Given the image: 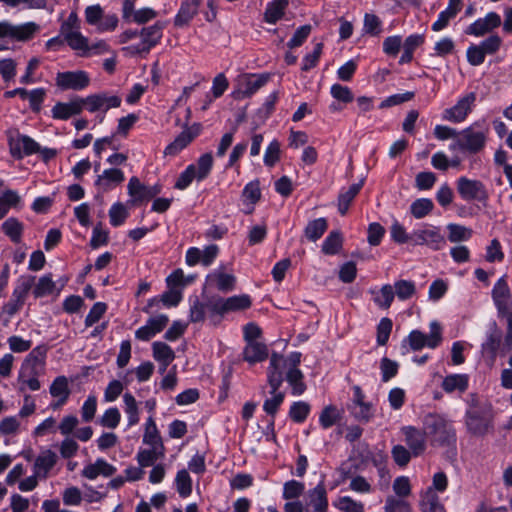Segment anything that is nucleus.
<instances>
[{"mask_svg": "<svg viewBox=\"0 0 512 512\" xmlns=\"http://www.w3.org/2000/svg\"><path fill=\"white\" fill-rule=\"evenodd\" d=\"M286 367V360L278 353H272L267 370V380L271 388V397L266 399L263 404V410L274 417L280 405L284 401V393L278 391L283 383V373Z\"/></svg>", "mask_w": 512, "mask_h": 512, "instance_id": "obj_1", "label": "nucleus"}, {"mask_svg": "<svg viewBox=\"0 0 512 512\" xmlns=\"http://www.w3.org/2000/svg\"><path fill=\"white\" fill-rule=\"evenodd\" d=\"M423 429L432 445L452 446L456 443V432L452 423L439 414H428Z\"/></svg>", "mask_w": 512, "mask_h": 512, "instance_id": "obj_2", "label": "nucleus"}, {"mask_svg": "<svg viewBox=\"0 0 512 512\" xmlns=\"http://www.w3.org/2000/svg\"><path fill=\"white\" fill-rule=\"evenodd\" d=\"M477 123L463 129L458 133V137L450 145L451 150H461L469 154L480 152L486 145L488 128L477 130Z\"/></svg>", "mask_w": 512, "mask_h": 512, "instance_id": "obj_3", "label": "nucleus"}, {"mask_svg": "<svg viewBox=\"0 0 512 512\" xmlns=\"http://www.w3.org/2000/svg\"><path fill=\"white\" fill-rule=\"evenodd\" d=\"M442 342V327L437 321L430 323V332L428 335L419 330H413L403 340L402 348L405 349L403 353L407 352L406 345L413 351L421 350L424 347L434 349Z\"/></svg>", "mask_w": 512, "mask_h": 512, "instance_id": "obj_4", "label": "nucleus"}, {"mask_svg": "<svg viewBox=\"0 0 512 512\" xmlns=\"http://www.w3.org/2000/svg\"><path fill=\"white\" fill-rule=\"evenodd\" d=\"M492 413L490 408L472 406L466 412V427L474 436H484L492 427Z\"/></svg>", "mask_w": 512, "mask_h": 512, "instance_id": "obj_5", "label": "nucleus"}, {"mask_svg": "<svg viewBox=\"0 0 512 512\" xmlns=\"http://www.w3.org/2000/svg\"><path fill=\"white\" fill-rule=\"evenodd\" d=\"M7 141L11 156L18 160L40 151V145L33 138L16 129L7 132Z\"/></svg>", "mask_w": 512, "mask_h": 512, "instance_id": "obj_6", "label": "nucleus"}, {"mask_svg": "<svg viewBox=\"0 0 512 512\" xmlns=\"http://www.w3.org/2000/svg\"><path fill=\"white\" fill-rule=\"evenodd\" d=\"M39 26L34 22L13 25L8 21H0V39L9 38L16 41H27L38 31ZM6 47L0 43V51Z\"/></svg>", "mask_w": 512, "mask_h": 512, "instance_id": "obj_7", "label": "nucleus"}, {"mask_svg": "<svg viewBox=\"0 0 512 512\" xmlns=\"http://www.w3.org/2000/svg\"><path fill=\"white\" fill-rule=\"evenodd\" d=\"M476 98L477 94L475 92H469L460 97L454 106L443 111V120L452 123H461L465 121L475 106Z\"/></svg>", "mask_w": 512, "mask_h": 512, "instance_id": "obj_8", "label": "nucleus"}, {"mask_svg": "<svg viewBox=\"0 0 512 512\" xmlns=\"http://www.w3.org/2000/svg\"><path fill=\"white\" fill-rule=\"evenodd\" d=\"M410 241L414 245H426L433 250H440L446 244L440 228L428 225L413 231L410 235Z\"/></svg>", "mask_w": 512, "mask_h": 512, "instance_id": "obj_9", "label": "nucleus"}, {"mask_svg": "<svg viewBox=\"0 0 512 512\" xmlns=\"http://www.w3.org/2000/svg\"><path fill=\"white\" fill-rule=\"evenodd\" d=\"M270 79V74H243L237 79V98H249L261 89Z\"/></svg>", "mask_w": 512, "mask_h": 512, "instance_id": "obj_10", "label": "nucleus"}, {"mask_svg": "<svg viewBox=\"0 0 512 512\" xmlns=\"http://www.w3.org/2000/svg\"><path fill=\"white\" fill-rule=\"evenodd\" d=\"M89 83V75L82 70L58 72L55 78L56 86L62 91H80L85 89Z\"/></svg>", "mask_w": 512, "mask_h": 512, "instance_id": "obj_11", "label": "nucleus"}, {"mask_svg": "<svg viewBox=\"0 0 512 512\" xmlns=\"http://www.w3.org/2000/svg\"><path fill=\"white\" fill-rule=\"evenodd\" d=\"M456 186L458 194L465 201H482L488 198L487 190L484 184L479 180L462 176L458 178Z\"/></svg>", "mask_w": 512, "mask_h": 512, "instance_id": "obj_12", "label": "nucleus"}, {"mask_svg": "<svg viewBox=\"0 0 512 512\" xmlns=\"http://www.w3.org/2000/svg\"><path fill=\"white\" fill-rule=\"evenodd\" d=\"M350 411L354 418L361 422H368L373 416V406L365 401V395L359 386L353 387V399Z\"/></svg>", "mask_w": 512, "mask_h": 512, "instance_id": "obj_13", "label": "nucleus"}, {"mask_svg": "<svg viewBox=\"0 0 512 512\" xmlns=\"http://www.w3.org/2000/svg\"><path fill=\"white\" fill-rule=\"evenodd\" d=\"M202 126L199 123H194L192 126L184 129L175 140L170 143L164 150L165 156H176L180 151L186 148L192 140L197 137L201 132Z\"/></svg>", "mask_w": 512, "mask_h": 512, "instance_id": "obj_14", "label": "nucleus"}, {"mask_svg": "<svg viewBox=\"0 0 512 512\" xmlns=\"http://www.w3.org/2000/svg\"><path fill=\"white\" fill-rule=\"evenodd\" d=\"M404 441L414 457L422 455L426 450V433L413 426L401 428Z\"/></svg>", "mask_w": 512, "mask_h": 512, "instance_id": "obj_15", "label": "nucleus"}, {"mask_svg": "<svg viewBox=\"0 0 512 512\" xmlns=\"http://www.w3.org/2000/svg\"><path fill=\"white\" fill-rule=\"evenodd\" d=\"M501 25V17L496 12H489L484 18H479L466 29V34L476 37L483 36Z\"/></svg>", "mask_w": 512, "mask_h": 512, "instance_id": "obj_16", "label": "nucleus"}, {"mask_svg": "<svg viewBox=\"0 0 512 512\" xmlns=\"http://www.w3.org/2000/svg\"><path fill=\"white\" fill-rule=\"evenodd\" d=\"M206 283L221 292L228 293L235 289L236 277L233 274L226 273L220 267L207 275Z\"/></svg>", "mask_w": 512, "mask_h": 512, "instance_id": "obj_17", "label": "nucleus"}, {"mask_svg": "<svg viewBox=\"0 0 512 512\" xmlns=\"http://www.w3.org/2000/svg\"><path fill=\"white\" fill-rule=\"evenodd\" d=\"M82 113L80 106V97L76 96L68 102H56L51 109V116L55 120H68L71 117L77 116Z\"/></svg>", "mask_w": 512, "mask_h": 512, "instance_id": "obj_18", "label": "nucleus"}, {"mask_svg": "<svg viewBox=\"0 0 512 512\" xmlns=\"http://www.w3.org/2000/svg\"><path fill=\"white\" fill-rule=\"evenodd\" d=\"M127 188L134 202L149 200L161 192L160 186H145L135 176L130 178Z\"/></svg>", "mask_w": 512, "mask_h": 512, "instance_id": "obj_19", "label": "nucleus"}, {"mask_svg": "<svg viewBox=\"0 0 512 512\" xmlns=\"http://www.w3.org/2000/svg\"><path fill=\"white\" fill-rule=\"evenodd\" d=\"M305 504L307 507H312L315 512H327V491L323 482L306 493Z\"/></svg>", "mask_w": 512, "mask_h": 512, "instance_id": "obj_20", "label": "nucleus"}, {"mask_svg": "<svg viewBox=\"0 0 512 512\" xmlns=\"http://www.w3.org/2000/svg\"><path fill=\"white\" fill-rule=\"evenodd\" d=\"M202 0H184L174 18V25L183 28L198 14Z\"/></svg>", "mask_w": 512, "mask_h": 512, "instance_id": "obj_21", "label": "nucleus"}, {"mask_svg": "<svg viewBox=\"0 0 512 512\" xmlns=\"http://www.w3.org/2000/svg\"><path fill=\"white\" fill-rule=\"evenodd\" d=\"M58 456L57 454L50 450L44 449L40 452V454L36 457L34 461V472L36 475H39L40 479H46L50 470L57 463Z\"/></svg>", "mask_w": 512, "mask_h": 512, "instance_id": "obj_22", "label": "nucleus"}, {"mask_svg": "<svg viewBox=\"0 0 512 512\" xmlns=\"http://www.w3.org/2000/svg\"><path fill=\"white\" fill-rule=\"evenodd\" d=\"M49 392L53 398L57 399L55 403L51 404V407L57 409L63 406L70 396L67 378L65 376L56 377L50 385Z\"/></svg>", "mask_w": 512, "mask_h": 512, "instance_id": "obj_23", "label": "nucleus"}, {"mask_svg": "<svg viewBox=\"0 0 512 512\" xmlns=\"http://www.w3.org/2000/svg\"><path fill=\"white\" fill-rule=\"evenodd\" d=\"M492 298L498 312L506 311L509 307H511V292L507 282L503 277L500 278L494 285V288L492 290Z\"/></svg>", "mask_w": 512, "mask_h": 512, "instance_id": "obj_24", "label": "nucleus"}, {"mask_svg": "<svg viewBox=\"0 0 512 512\" xmlns=\"http://www.w3.org/2000/svg\"><path fill=\"white\" fill-rule=\"evenodd\" d=\"M115 472L116 467L106 460L98 458L94 463L86 465L81 474L87 479L94 480L100 475L104 477L112 476Z\"/></svg>", "mask_w": 512, "mask_h": 512, "instance_id": "obj_25", "label": "nucleus"}, {"mask_svg": "<svg viewBox=\"0 0 512 512\" xmlns=\"http://www.w3.org/2000/svg\"><path fill=\"white\" fill-rule=\"evenodd\" d=\"M124 179V173L120 169H106L102 174L98 175L95 181V186L99 190L107 192L111 190L115 185L122 183Z\"/></svg>", "mask_w": 512, "mask_h": 512, "instance_id": "obj_26", "label": "nucleus"}, {"mask_svg": "<svg viewBox=\"0 0 512 512\" xmlns=\"http://www.w3.org/2000/svg\"><path fill=\"white\" fill-rule=\"evenodd\" d=\"M165 456V446H149L148 449H140L137 453L136 459L141 467H149L154 465L159 459Z\"/></svg>", "mask_w": 512, "mask_h": 512, "instance_id": "obj_27", "label": "nucleus"}, {"mask_svg": "<svg viewBox=\"0 0 512 512\" xmlns=\"http://www.w3.org/2000/svg\"><path fill=\"white\" fill-rule=\"evenodd\" d=\"M164 25L161 22H156L149 27H145L140 31L142 43L144 47L142 50H151L152 47L157 45L162 38Z\"/></svg>", "mask_w": 512, "mask_h": 512, "instance_id": "obj_28", "label": "nucleus"}, {"mask_svg": "<svg viewBox=\"0 0 512 512\" xmlns=\"http://www.w3.org/2000/svg\"><path fill=\"white\" fill-rule=\"evenodd\" d=\"M268 357V348L260 342L247 343L243 350V358L249 364L253 365L264 361Z\"/></svg>", "mask_w": 512, "mask_h": 512, "instance_id": "obj_29", "label": "nucleus"}, {"mask_svg": "<svg viewBox=\"0 0 512 512\" xmlns=\"http://www.w3.org/2000/svg\"><path fill=\"white\" fill-rule=\"evenodd\" d=\"M152 350L154 359L161 363V372L163 373L174 360L175 353L169 345L160 341L152 344Z\"/></svg>", "mask_w": 512, "mask_h": 512, "instance_id": "obj_30", "label": "nucleus"}, {"mask_svg": "<svg viewBox=\"0 0 512 512\" xmlns=\"http://www.w3.org/2000/svg\"><path fill=\"white\" fill-rule=\"evenodd\" d=\"M225 315L231 312L247 310L251 307L252 301L249 295H234L228 298H222Z\"/></svg>", "mask_w": 512, "mask_h": 512, "instance_id": "obj_31", "label": "nucleus"}, {"mask_svg": "<svg viewBox=\"0 0 512 512\" xmlns=\"http://www.w3.org/2000/svg\"><path fill=\"white\" fill-rule=\"evenodd\" d=\"M39 371H34L33 369H26L25 367H21L17 382L19 384V390L21 392L25 391L26 387L31 391H37L40 389L41 385L38 380Z\"/></svg>", "mask_w": 512, "mask_h": 512, "instance_id": "obj_32", "label": "nucleus"}, {"mask_svg": "<svg viewBox=\"0 0 512 512\" xmlns=\"http://www.w3.org/2000/svg\"><path fill=\"white\" fill-rule=\"evenodd\" d=\"M48 348L45 345H39L32 349V351L28 354L21 367H25L26 369H33L34 371H38L42 369L45 364V358L47 355Z\"/></svg>", "mask_w": 512, "mask_h": 512, "instance_id": "obj_33", "label": "nucleus"}, {"mask_svg": "<svg viewBox=\"0 0 512 512\" xmlns=\"http://www.w3.org/2000/svg\"><path fill=\"white\" fill-rule=\"evenodd\" d=\"M206 310L207 318L214 325L218 324L225 315L222 297L215 296L203 302Z\"/></svg>", "mask_w": 512, "mask_h": 512, "instance_id": "obj_34", "label": "nucleus"}, {"mask_svg": "<svg viewBox=\"0 0 512 512\" xmlns=\"http://www.w3.org/2000/svg\"><path fill=\"white\" fill-rule=\"evenodd\" d=\"M288 3V0H272L269 2L264 12L265 22L275 24L279 21L284 16Z\"/></svg>", "mask_w": 512, "mask_h": 512, "instance_id": "obj_35", "label": "nucleus"}, {"mask_svg": "<svg viewBox=\"0 0 512 512\" xmlns=\"http://www.w3.org/2000/svg\"><path fill=\"white\" fill-rule=\"evenodd\" d=\"M364 180H360L358 183L352 184L346 191L341 192L338 196V211L341 215H345L349 209L351 202L354 200L356 195L360 192Z\"/></svg>", "mask_w": 512, "mask_h": 512, "instance_id": "obj_36", "label": "nucleus"}, {"mask_svg": "<svg viewBox=\"0 0 512 512\" xmlns=\"http://www.w3.org/2000/svg\"><path fill=\"white\" fill-rule=\"evenodd\" d=\"M63 37L72 50L77 51L78 55L82 57H87L88 38L83 36L80 31L71 32Z\"/></svg>", "mask_w": 512, "mask_h": 512, "instance_id": "obj_37", "label": "nucleus"}, {"mask_svg": "<svg viewBox=\"0 0 512 512\" xmlns=\"http://www.w3.org/2000/svg\"><path fill=\"white\" fill-rule=\"evenodd\" d=\"M468 387V377L463 374L446 376L442 382V388L447 393L454 391L464 392Z\"/></svg>", "mask_w": 512, "mask_h": 512, "instance_id": "obj_38", "label": "nucleus"}, {"mask_svg": "<svg viewBox=\"0 0 512 512\" xmlns=\"http://www.w3.org/2000/svg\"><path fill=\"white\" fill-rule=\"evenodd\" d=\"M143 443L148 446L164 445L156 426L155 420L150 416L144 425Z\"/></svg>", "mask_w": 512, "mask_h": 512, "instance_id": "obj_39", "label": "nucleus"}, {"mask_svg": "<svg viewBox=\"0 0 512 512\" xmlns=\"http://www.w3.org/2000/svg\"><path fill=\"white\" fill-rule=\"evenodd\" d=\"M2 231L14 243H20L23 233V224L16 218L11 217L5 220L1 226Z\"/></svg>", "mask_w": 512, "mask_h": 512, "instance_id": "obj_40", "label": "nucleus"}, {"mask_svg": "<svg viewBox=\"0 0 512 512\" xmlns=\"http://www.w3.org/2000/svg\"><path fill=\"white\" fill-rule=\"evenodd\" d=\"M303 378V373L298 368L289 367L286 374V380L292 388L293 395L299 396L306 390Z\"/></svg>", "mask_w": 512, "mask_h": 512, "instance_id": "obj_41", "label": "nucleus"}, {"mask_svg": "<svg viewBox=\"0 0 512 512\" xmlns=\"http://www.w3.org/2000/svg\"><path fill=\"white\" fill-rule=\"evenodd\" d=\"M175 487L181 498H187L192 493V479L186 469L179 470L175 477Z\"/></svg>", "mask_w": 512, "mask_h": 512, "instance_id": "obj_42", "label": "nucleus"}, {"mask_svg": "<svg viewBox=\"0 0 512 512\" xmlns=\"http://www.w3.org/2000/svg\"><path fill=\"white\" fill-rule=\"evenodd\" d=\"M372 294L374 295L373 301L378 307L382 309L390 308L394 300V290L392 285L385 284L379 291H372Z\"/></svg>", "mask_w": 512, "mask_h": 512, "instance_id": "obj_43", "label": "nucleus"}, {"mask_svg": "<svg viewBox=\"0 0 512 512\" xmlns=\"http://www.w3.org/2000/svg\"><path fill=\"white\" fill-rule=\"evenodd\" d=\"M34 280L35 278L33 276L21 277L13 290L11 298L24 304L29 291L34 285Z\"/></svg>", "mask_w": 512, "mask_h": 512, "instance_id": "obj_44", "label": "nucleus"}, {"mask_svg": "<svg viewBox=\"0 0 512 512\" xmlns=\"http://www.w3.org/2000/svg\"><path fill=\"white\" fill-rule=\"evenodd\" d=\"M394 296L399 300L405 301L416 294V285L411 280H398L393 285Z\"/></svg>", "mask_w": 512, "mask_h": 512, "instance_id": "obj_45", "label": "nucleus"}, {"mask_svg": "<svg viewBox=\"0 0 512 512\" xmlns=\"http://www.w3.org/2000/svg\"><path fill=\"white\" fill-rule=\"evenodd\" d=\"M328 224L325 218H318L310 221L305 228V236L310 241H316L322 237L327 230Z\"/></svg>", "mask_w": 512, "mask_h": 512, "instance_id": "obj_46", "label": "nucleus"}, {"mask_svg": "<svg viewBox=\"0 0 512 512\" xmlns=\"http://www.w3.org/2000/svg\"><path fill=\"white\" fill-rule=\"evenodd\" d=\"M342 235L339 231H332L322 244V252L327 255H334L342 248Z\"/></svg>", "mask_w": 512, "mask_h": 512, "instance_id": "obj_47", "label": "nucleus"}, {"mask_svg": "<svg viewBox=\"0 0 512 512\" xmlns=\"http://www.w3.org/2000/svg\"><path fill=\"white\" fill-rule=\"evenodd\" d=\"M448 239L452 243L467 241L472 236V230L459 224H448Z\"/></svg>", "mask_w": 512, "mask_h": 512, "instance_id": "obj_48", "label": "nucleus"}, {"mask_svg": "<svg viewBox=\"0 0 512 512\" xmlns=\"http://www.w3.org/2000/svg\"><path fill=\"white\" fill-rule=\"evenodd\" d=\"M56 288L55 282L51 274L42 276L34 287L33 294L36 298L50 295Z\"/></svg>", "mask_w": 512, "mask_h": 512, "instance_id": "obj_49", "label": "nucleus"}, {"mask_svg": "<svg viewBox=\"0 0 512 512\" xmlns=\"http://www.w3.org/2000/svg\"><path fill=\"white\" fill-rule=\"evenodd\" d=\"M422 508L424 512H446L438 495L431 489H427L423 496Z\"/></svg>", "mask_w": 512, "mask_h": 512, "instance_id": "obj_50", "label": "nucleus"}, {"mask_svg": "<svg viewBox=\"0 0 512 512\" xmlns=\"http://www.w3.org/2000/svg\"><path fill=\"white\" fill-rule=\"evenodd\" d=\"M434 208V204L432 202V200L428 199V198H421V199H417L415 200L411 206H410V211H411V214L416 218V219H421L425 216H427Z\"/></svg>", "mask_w": 512, "mask_h": 512, "instance_id": "obj_51", "label": "nucleus"}, {"mask_svg": "<svg viewBox=\"0 0 512 512\" xmlns=\"http://www.w3.org/2000/svg\"><path fill=\"white\" fill-rule=\"evenodd\" d=\"M196 175L197 181H202L208 177L213 167V156L211 153H205L197 160Z\"/></svg>", "mask_w": 512, "mask_h": 512, "instance_id": "obj_52", "label": "nucleus"}, {"mask_svg": "<svg viewBox=\"0 0 512 512\" xmlns=\"http://www.w3.org/2000/svg\"><path fill=\"white\" fill-rule=\"evenodd\" d=\"M19 202L20 197L15 191H5L0 196V220L6 216L10 207H15Z\"/></svg>", "mask_w": 512, "mask_h": 512, "instance_id": "obj_53", "label": "nucleus"}, {"mask_svg": "<svg viewBox=\"0 0 512 512\" xmlns=\"http://www.w3.org/2000/svg\"><path fill=\"white\" fill-rule=\"evenodd\" d=\"M310 412V405L304 401L294 402L289 410L290 418L296 423H302L306 420Z\"/></svg>", "mask_w": 512, "mask_h": 512, "instance_id": "obj_54", "label": "nucleus"}, {"mask_svg": "<svg viewBox=\"0 0 512 512\" xmlns=\"http://www.w3.org/2000/svg\"><path fill=\"white\" fill-rule=\"evenodd\" d=\"M340 419V414L337 408L333 405L326 406L319 417L320 425L327 429L333 426Z\"/></svg>", "mask_w": 512, "mask_h": 512, "instance_id": "obj_55", "label": "nucleus"}, {"mask_svg": "<svg viewBox=\"0 0 512 512\" xmlns=\"http://www.w3.org/2000/svg\"><path fill=\"white\" fill-rule=\"evenodd\" d=\"M304 490V483L297 480H289L283 485V498L286 500L298 498L303 494Z\"/></svg>", "mask_w": 512, "mask_h": 512, "instance_id": "obj_56", "label": "nucleus"}, {"mask_svg": "<svg viewBox=\"0 0 512 512\" xmlns=\"http://www.w3.org/2000/svg\"><path fill=\"white\" fill-rule=\"evenodd\" d=\"M121 420V414L116 407H112L107 409L104 414L99 419V423L101 426L109 428V429H115Z\"/></svg>", "mask_w": 512, "mask_h": 512, "instance_id": "obj_57", "label": "nucleus"}, {"mask_svg": "<svg viewBox=\"0 0 512 512\" xmlns=\"http://www.w3.org/2000/svg\"><path fill=\"white\" fill-rule=\"evenodd\" d=\"M382 23L375 14L366 13L364 16L363 31L371 36H378L382 31Z\"/></svg>", "mask_w": 512, "mask_h": 512, "instance_id": "obj_58", "label": "nucleus"}, {"mask_svg": "<svg viewBox=\"0 0 512 512\" xmlns=\"http://www.w3.org/2000/svg\"><path fill=\"white\" fill-rule=\"evenodd\" d=\"M242 197L252 205H255L261 198L260 183L258 180L249 182L242 191Z\"/></svg>", "mask_w": 512, "mask_h": 512, "instance_id": "obj_59", "label": "nucleus"}, {"mask_svg": "<svg viewBox=\"0 0 512 512\" xmlns=\"http://www.w3.org/2000/svg\"><path fill=\"white\" fill-rule=\"evenodd\" d=\"M280 143L278 140H272L265 150L264 164L268 167H273L280 159Z\"/></svg>", "mask_w": 512, "mask_h": 512, "instance_id": "obj_60", "label": "nucleus"}, {"mask_svg": "<svg viewBox=\"0 0 512 512\" xmlns=\"http://www.w3.org/2000/svg\"><path fill=\"white\" fill-rule=\"evenodd\" d=\"M111 225L117 227L122 225L128 217V212L122 203H115L109 210Z\"/></svg>", "mask_w": 512, "mask_h": 512, "instance_id": "obj_61", "label": "nucleus"}, {"mask_svg": "<svg viewBox=\"0 0 512 512\" xmlns=\"http://www.w3.org/2000/svg\"><path fill=\"white\" fill-rule=\"evenodd\" d=\"M385 512H411L410 504L404 499H397L394 496H388L384 506Z\"/></svg>", "mask_w": 512, "mask_h": 512, "instance_id": "obj_62", "label": "nucleus"}, {"mask_svg": "<svg viewBox=\"0 0 512 512\" xmlns=\"http://www.w3.org/2000/svg\"><path fill=\"white\" fill-rule=\"evenodd\" d=\"M46 90L44 88H36L30 91L28 98L30 109L34 113H39L42 109V104L46 98Z\"/></svg>", "mask_w": 512, "mask_h": 512, "instance_id": "obj_63", "label": "nucleus"}, {"mask_svg": "<svg viewBox=\"0 0 512 512\" xmlns=\"http://www.w3.org/2000/svg\"><path fill=\"white\" fill-rule=\"evenodd\" d=\"M336 506L343 512H364V505L349 496L339 498Z\"/></svg>", "mask_w": 512, "mask_h": 512, "instance_id": "obj_64", "label": "nucleus"}]
</instances>
